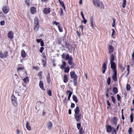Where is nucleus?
<instances>
[{"label": "nucleus", "instance_id": "f257e3e1", "mask_svg": "<svg viewBox=\"0 0 134 134\" xmlns=\"http://www.w3.org/2000/svg\"><path fill=\"white\" fill-rule=\"evenodd\" d=\"M92 2L93 4L96 7H100L101 9H104L103 3L99 0H93Z\"/></svg>", "mask_w": 134, "mask_h": 134}, {"label": "nucleus", "instance_id": "f03ea898", "mask_svg": "<svg viewBox=\"0 0 134 134\" xmlns=\"http://www.w3.org/2000/svg\"><path fill=\"white\" fill-rule=\"evenodd\" d=\"M74 118L76 121L78 122L80 121L82 115L81 114H74Z\"/></svg>", "mask_w": 134, "mask_h": 134}, {"label": "nucleus", "instance_id": "7ed1b4c3", "mask_svg": "<svg viewBox=\"0 0 134 134\" xmlns=\"http://www.w3.org/2000/svg\"><path fill=\"white\" fill-rule=\"evenodd\" d=\"M11 100L12 103L14 106H16L17 105V101L16 98L15 97L14 94H12L11 96Z\"/></svg>", "mask_w": 134, "mask_h": 134}, {"label": "nucleus", "instance_id": "20e7f679", "mask_svg": "<svg viewBox=\"0 0 134 134\" xmlns=\"http://www.w3.org/2000/svg\"><path fill=\"white\" fill-rule=\"evenodd\" d=\"M8 52L6 51L0 52V57L3 59L5 58L8 56Z\"/></svg>", "mask_w": 134, "mask_h": 134}, {"label": "nucleus", "instance_id": "39448f33", "mask_svg": "<svg viewBox=\"0 0 134 134\" xmlns=\"http://www.w3.org/2000/svg\"><path fill=\"white\" fill-rule=\"evenodd\" d=\"M110 63L111 64V68L113 70V71H117L115 63L114 62H110Z\"/></svg>", "mask_w": 134, "mask_h": 134}, {"label": "nucleus", "instance_id": "423d86ee", "mask_svg": "<svg viewBox=\"0 0 134 134\" xmlns=\"http://www.w3.org/2000/svg\"><path fill=\"white\" fill-rule=\"evenodd\" d=\"M70 75L72 79H76L77 78V76L76 74H75V72L74 71H71L70 72Z\"/></svg>", "mask_w": 134, "mask_h": 134}, {"label": "nucleus", "instance_id": "0eeeda50", "mask_svg": "<svg viewBox=\"0 0 134 134\" xmlns=\"http://www.w3.org/2000/svg\"><path fill=\"white\" fill-rule=\"evenodd\" d=\"M117 71H113V73L112 76V77L114 81H116L117 80Z\"/></svg>", "mask_w": 134, "mask_h": 134}, {"label": "nucleus", "instance_id": "6e6552de", "mask_svg": "<svg viewBox=\"0 0 134 134\" xmlns=\"http://www.w3.org/2000/svg\"><path fill=\"white\" fill-rule=\"evenodd\" d=\"M2 10L4 13L6 14L8 12L9 10L8 7L4 5L3 7Z\"/></svg>", "mask_w": 134, "mask_h": 134}, {"label": "nucleus", "instance_id": "1a4fd4ad", "mask_svg": "<svg viewBox=\"0 0 134 134\" xmlns=\"http://www.w3.org/2000/svg\"><path fill=\"white\" fill-rule=\"evenodd\" d=\"M109 53L111 54L113 52L114 50V47L111 45H109L108 47Z\"/></svg>", "mask_w": 134, "mask_h": 134}, {"label": "nucleus", "instance_id": "9d476101", "mask_svg": "<svg viewBox=\"0 0 134 134\" xmlns=\"http://www.w3.org/2000/svg\"><path fill=\"white\" fill-rule=\"evenodd\" d=\"M51 12L50 9L49 8H44L43 10V13L45 14H48Z\"/></svg>", "mask_w": 134, "mask_h": 134}, {"label": "nucleus", "instance_id": "9b49d317", "mask_svg": "<svg viewBox=\"0 0 134 134\" xmlns=\"http://www.w3.org/2000/svg\"><path fill=\"white\" fill-rule=\"evenodd\" d=\"M106 127L107 132L108 133H110L112 130L113 129V127L109 125H107Z\"/></svg>", "mask_w": 134, "mask_h": 134}, {"label": "nucleus", "instance_id": "f8f14e48", "mask_svg": "<svg viewBox=\"0 0 134 134\" xmlns=\"http://www.w3.org/2000/svg\"><path fill=\"white\" fill-rule=\"evenodd\" d=\"M13 35L14 33L12 31H10L8 34V37L10 39H12L13 38Z\"/></svg>", "mask_w": 134, "mask_h": 134}, {"label": "nucleus", "instance_id": "ddd939ff", "mask_svg": "<svg viewBox=\"0 0 134 134\" xmlns=\"http://www.w3.org/2000/svg\"><path fill=\"white\" fill-rule=\"evenodd\" d=\"M90 24L92 28H94L95 26V23L93 22V17L92 16L90 18Z\"/></svg>", "mask_w": 134, "mask_h": 134}, {"label": "nucleus", "instance_id": "4468645a", "mask_svg": "<svg viewBox=\"0 0 134 134\" xmlns=\"http://www.w3.org/2000/svg\"><path fill=\"white\" fill-rule=\"evenodd\" d=\"M46 126L47 129L49 130H50L52 126V123L51 122L49 121L47 123Z\"/></svg>", "mask_w": 134, "mask_h": 134}, {"label": "nucleus", "instance_id": "2eb2a0df", "mask_svg": "<svg viewBox=\"0 0 134 134\" xmlns=\"http://www.w3.org/2000/svg\"><path fill=\"white\" fill-rule=\"evenodd\" d=\"M30 11L32 14H34L36 12V8L34 7H31Z\"/></svg>", "mask_w": 134, "mask_h": 134}, {"label": "nucleus", "instance_id": "dca6fc26", "mask_svg": "<svg viewBox=\"0 0 134 134\" xmlns=\"http://www.w3.org/2000/svg\"><path fill=\"white\" fill-rule=\"evenodd\" d=\"M117 120L116 117H114L112 119L111 122L114 125L116 126V122Z\"/></svg>", "mask_w": 134, "mask_h": 134}, {"label": "nucleus", "instance_id": "f3484780", "mask_svg": "<svg viewBox=\"0 0 134 134\" xmlns=\"http://www.w3.org/2000/svg\"><path fill=\"white\" fill-rule=\"evenodd\" d=\"M106 68V64L105 63H104L102 65V71L103 73V74L105 73Z\"/></svg>", "mask_w": 134, "mask_h": 134}, {"label": "nucleus", "instance_id": "a211bd4d", "mask_svg": "<svg viewBox=\"0 0 134 134\" xmlns=\"http://www.w3.org/2000/svg\"><path fill=\"white\" fill-rule=\"evenodd\" d=\"M39 86L40 88L42 90L45 91V89L43 86V81H40L39 82Z\"/></svg>", "mask_w": 134, "mask_h": 134}, {"label": "nucleus", "instance_id": "6ab92c4d", "mask_svg": "<svg viewBox=\"0 0 134 134\" xmlns=\"http://www.w3.org/2000/svg\"><path fill=\"white\" fill-rule=\"evenodd\" d=\"M63 81L64 83H67L68 80V79L67 75L65 74L63 76Z\"/></svg>", "mask_w": 134, "mask_h": 134}, {"label": "nucleus", "instance_id": "aec40b11", "mask_svg": "<svg viewBox=\"0 0 134 134\" xmlns=\"http://www.w3.org/2000/svg\"><path fill=\"white\" fill-rule=\"evenodd\" d=\"M21 57L23 58H25L26 55V53L25 51L23 49L21 52Z\"/></svg>", "mask_w": 134, "mask_h": 134}, {"label": "nucleus", "instance_id": "412c9836", "mask_svg": "<svg viewBox=\"0 0 134 134\" xmlns=\"http://www.w3.org/2000/svg\"><path fill=\"white\" fill-rule=\"evenodd\" d=\"M74 111L75 112L74 114H80L79 113L80 110L79 107H76V108L74 109Z\"/></svg>", "mask_w": 134, "mask_h": 134}, {"label": "nucleus", "instance_id": "4be33fe9", "mask_svg": "<svg viewBox=\"0 0 134 134\" xmlns=\"http://www.w3.org/2000/svg\"><path fill=\"white\" fill-rule=\"evenodd\" d=\"M115 60V57L113 54H111L110 55V62H114V60Z\"/></svg>", "mask_w": 134, "mask_h": 134}, {"label": "nucleus", "instance_id": "5701e85b", "mask_svg": "<svg viewBox=\"0 0 134 134\" xmlns=\"http://www.w3.org/2000/svg\"><path fill=\"white\" fill-rule=\"evenodd\" d=\"M26 128L27 130L30 131L31 130V128L30 125V123H29L28 121L26 122Z\"/></svg>", "mask_w": 134, "mask_h": 134}, {"label": "nucleus", "instance_id": "b1692460", "mask_svg": "<svg viewBox=\"0 0 134 134\" xmlns=\"http://www.w3.org/2000/svg\"><path fill=\"white\" fill-rule=\"evenodd\" d=\"M46 79L47 82L49 84L51 81V80L50 79V75L49 73L46 76Z\"/></svg>", "mask_w": 134, "mask_h": 134}, {"label": "nucleus", "instance_id": "393cba45", "mask_svg": "<svg viewBox=\"0 0 134 134\" xmlns=\"http://www.w3.org/2000/svg\"><path fill=\"white\" fill-rule=\"evenodd\" d=\"M39 25V22L38 18L37 17L35 18L34 19V25Z\"/></svg>", "mask_w": 134, "mask_h": 134}, {"label": "nucleus", "instance_id": "a878e982", "mask_svg": "<svg viewBox=\"0 0 134 134\" xmlns=\"http://www.w3.org/2000/svg\"><path fill=\"white\" fill-rule=\"evenodd\" d=\"M68 63L69 65H71L72 63H74L72 61V58L71 56H70V58L68 60Z\"/></svg>", "mask_w": 134, "mask_h": 134}, {"label": "nucleus", "instance_id": "bb28decb", "mask_svg": "<svg viewBox=\"0 0 134 134\" xmlns=\"http://www.w3.org/2000/svg\"><path fill=\"white\" fill-rule=\"evenodd\" d=\"M66 66V63L65 62L63 61V62L62 64L60 66V68L62 69H64Z\"/></svg>", "mask_w": 134, "mask_h": 134}, {"label": "nucleus", "instance_id": "cd10ccee", "mask_svg": "<svg viewBox=\"0 0 134 134\" xmlns=\"http://www.w3.org/2000/svg\"><path fill=\"white\" fill-rule=\"evenodd\" d=\"M113 93L114 94H116L118 93V89L116 87H114L113 89Z\"/></svg>", "mask_w": 134, "mask_h": 134}, {"label": "nucleus", "instance_id": "c85d7f7f", "mask_svg": "<svg viewBox=\"0 0 134 134\" xmlns=\"http://www.w3.org/2000/svg\"><path fill=\"white\" fill-rule=\"evenodd\" d=\"M72 98L73 100L76 103L78 102V99L77 97L76 96L73 95L72 96Z\"/></svg>", "mask_w": 134, "mask_h": 134}, {"label": "nucleus", "instance_id": "c756f323", "mask_svg": "<svg viewBox=\"0 0 134 134\" xmlns=\"http://www.w3.org/2000/svg\"><path fill=\"white\" fill-rule=\"evenodd\" d=\"M39 28V25H34V29L35 31H37Z\"/></svg>", "mask_w": 134, "mask_h": 134}, {"label": "nucleus", "instance_id": "7c9ffc66", "mask_svg": "<svg viewBox=\"0 0 134 134\" xmlns=\"http://www.w3.org/2000/svg\"><path fill=\"white\" fill-rule=\"evenodd\" d=\"M69 70V67L68 66L66 67L64 69V72L65 73H68Z\"/></svg>", "mask_w": 134, "mask_h": 134}, {"label": "nucleus", "instance_id": "2f4dec72", "mask_svg": "<svg viewBox=\"0 0 134 134\" xmlns=\"http://www.w3.org/2000/svg\"><path fill=\"white\" fill-rule=\"evenodd\" d=\"M126 0H123L122 2V7L124 8L125 7V6L126 4Z\"/></svg>", "mask_w": 134, "mask_h": 134}, {"label": "nucleus", "instance_id": "473e14b6", "mask_svg": "<svg viewBox=\"0 0 134 134\" xmlns=\"http://www.w3.org/2000/svg\"><path fill=\"white\" fill-rule=\"evenodd\" d=\"M130 122H132L133 121V114L132 113L130 114Z\"/></svg>", "mask_w": 134, "mask_h": 134}, {"label": "nucleus", "instance_id": "72a5a7b5", "mask_svg": "<svg viewBox=\"0 0 134 134\" xmlns=\"http://www.w3.org/2000/svg\"><path fill=\"white\" fill-rule=\"evenodd\" d=\"M42 62L43 63V66H45L47 64L46 62V60H44L43 59H42Z\"/></svg>", "mask_w": 134, "mask_h": 134}, {"label": "nucleus", "instance_id": "f704fd0d", "mask_svg": "<svg viewBox=\"0 0 134 134\" xmlns=\"http://www.w3.org/2000/svg\"><path fill=\"white\" fill-rule=\"evenodd\" d=\"M47 93L49 96L52 95V91L50 90H47Z\"/></svg>", "mask_w": 134, "mask_h": 134}, {"label": "nucleus", "instance_id": "c9c22d12", "mask_svg": "<svg viewBox=\"0 0 134 134\" xmlns=\"http://www.w3.org/2000/svg\"><path fill=\"white\" fill-rule=\"evenodd\" d=\"M23 80L24 82L26 83L29 81V78L28 77H27L23 79Z\"/></svg>", "mask_w": 134, "mask_h": 134}, {"label": "nucleus", "instance_id": "e433bc0d", "mask_svg": "<svg viewBox=\"0 0 134 134\" xmlns=\"http://www.w3.org/2000/svg\"><path fill=\"white\" fill-rule=\"evenodd\" d=\"M66 93L68 95H69V94L72 95V92L69 90H67L66 91Z\"/></svg>", "mask_w": 134, "mask_h": 134}, {"label": "nucleus", "instance_id": "4c0bfd02", "mask_svg": "<svg viewBox=\"0 0 134 134\" xmlns=\"http://www.w3.org/2000/svg\"><path fill=\"white\" fill-rule=\"evenodd\" d=\"M111 79L109 77L108 78L107 80V83L108 85H109L110 83Z\"/></svg>", "mask_w": 134, "mask_h": 134}, {"label": "nucleus", "instance_id": "58836bf2", "mask_svg": "<svg viewBox=\"0 0 134 134\" xmlns=\"http://www.w3.org/2000/svg\"><path fill=\"white\" fill-rule=\"evenodd\" d=\"M77 127L78 130L81 129V124L80 123H78L77 124Z\"/></svg>", "mask_w": 134, "mask_h": 134}, {"label": "nucleus", "instance_id": "ea45409f", "mask_svg": "<svg viewBox=\"0 0 134 134\" xmlns=\"http://www.w3.org/2000/svg\"><path fill=\"white\" fill-rule=\"evenodd\" d=\"M70 58V57L69 54H68L67 55H66L65 59L66 60H68Z\"/></svg>", "mask_w": 134, "mask_h": 134}, {"label": "nucleus", "instance_id": "a19ab883", "mask_svg": "<svg viewBox=\"0 0 134 134\" xmlns=\"http://www.w3.org/2000/svg\"><path fill=\"white\" fill-rule=\"evenodd\" d=\"M130 89V86L129 84H127L126 85V90L127 91H129Z\"/></svg>", "mask_w": 134, "mask_h": 134}, {"label": "nucleus", "instance_id": "79ce46f5", "mask_svg": "<svg viewBox=\"0 0 134 134\" xmlns=\"http://www.w3.org/2000/svg\"><path fill=\"white\" fill-rule=\"evenodd\" d=\"M58 28L59 31L60 32H62L63 31V30L62 29V27H60L59 25H58Z\"/></svg>", "mask_w": 134, "mask_h": 134}, {"label": "nucleus", "instance_id": "37998d69", "mask_svg": "<svg viewBox=\"0 0 134 134\" xmlns=\"http://www.w3.org/2000/svg\"><path fill=\"white\" fill-rule=\"evenodd\" d=\"M132 132V129L131 127H130L129 128L128 131V132L129 134H131Z\"/></svg>", "mask_w": 134, "mask_h": 134}, {"label": "nucleus", "instance_id": "c03bdc74", "mask_svg": "<svg viewBox=\"0 0 134 134\" xmlns=\"http://www.w3.org/2000/svg\"><path fill=\"white\" fill-rule=\"evenodd\" d=\"M24 69V67H19L17 69V71H18L19 72L20 70H23Z\"/></svg>", "mask_w": 134, "mask_h": 134}, {"label": "nucleus", "instance_id": "a18cd8bd", "mask_svg": "<svg viewBox=\"0 0 134 134\" xmlns=\"http://www.w3.org/2000/svg\"><path fill=\"white\" fill-rule=\"evenodd\" d=\"M113 132H112V134H116V132L115 129L114 127L113 128Z\"/></svg>", "mask_w": 134, "mask_h": 134}, {"label": "nucleus", "instance_id": "49530a36", "mask_svg": "<svg viewBox=\"0 0 134 134\" xmlns=\"http://www.w3.org/2000/svg\"><path fill=\"white\" fill-rule=\"evenodd\" d=\"M59 11H60V15L62 16L63 14V10L61 8H60Z\"/></svg>", "mask_w": 134, "mask_h": 134}, {"label": "nucleus", "instance_id": "de8ad7c7", "mask_svg": "<svg viewBox=\"0 0 134 134\" xmlns=\"http://www.w3.org/2000/svg\"><path fill=\"white\" fill-rule=\"evenodd\" d=\"M79 130V134H83V131H82V128L81 127V129Z\"/></svg>", "mask_w": 134, "mask_h": 134}, {"label": "nucleus", "instance_id": "09e8293b", "mask_svg": "<svg viewBox=\"0 0 134 134\" xmlns=\"http://www.w3.org/2000/svg\"><path fill=\"white\" fill-rule=\"evenodd\" d=\"M77 78L76 79H74L73 80L74 85V86H76L77 83Z\"/></svg>", "mask_w": 134, "mask_h": 134}, {"label": "nucleus", "instance_id": "8fccbe9b", "mask_svg": "<svg viewBox=\"0 0 134 134\" xmlns=\"http://www.w3.org/2000/svg\"><path fill=\"white\" fill-rule=\"evenodd\" d=\"M111 99L112 100V101L114 103H115V97L113 96H112L111 97Z\"/></svg>", "mask_w": 134, "mask_h": 134}, {"label": "nucleus", "instance_id": "3c124183", "mask_svg": "<svg viewBox=\"0 0 134 134\" xmlns=\"http://www.w3.org/2000/svg\"><path fill=\"white\" fill-rule=\"evenodd\" d=\"M52 23L53 24H55L56 25H58H58H59V23H58L55 21H53Z\"/></svg>", "mask_w": 134, "mask_h": 134}, {"label": "nucleus", "instance_id": "603ef678", "mask_svg": "<svg viewBox=\"0 0 134 134\" xmlns=\"http://www.w3.org/2000/svg\"><path fill=\"white\" fill-rule=\"evenodd\" d=\"M117 99L118 100L120 101L121 99V97L118 94L117 95Z\"/></svg>", "mask_w": 134, "mask_h": 134}, {"label": "nucleus", "instance_id": "864d4df0", "mask_svg": "<svg viewBox=\"0 0 134 134\" xmlns=\"http://www.w3.org/2000/svg\"><path fill=\"white\" fill-rule=\"evenodd\" d=\"M33 69H35L36 70H37L39 68L37 67V66H34L32 67Z\"/></svg>", "mask_w": 134, "mask_h": 134}, {"label": "nucleus", "instance_id": "5fc2aeb1", "mask_svg": "<svg viewBox=\"0 0 134 134\" xmlns=\"http://www.w3.org/2000/svg\"><path fill=\"white\" fill-rule=\"evenodd\" d=\"M26 3L28 5H29L30 4V0H26Z\"/></svg>", "mask_w": 134, "mask_h": 134}, {"label": "nucleus", "instance_id": "6e6d98bb", "mask_svg": "<svg viewBox=\"0 0 134 134\" xmlns=\"http://www.w3.org/2000/svg\"><path fill=\"white\" fill-rule=\"evenodd\" d=\"M0 24L1 25H3L4 24V20L1 21L0 22Z\"/></svg>", "mask_w": 134, "mask_h": 134}, {"label": "nucleus", "instance_id": "4d7b16f0", "mask_svg": "<svg viewBox=\"0 0 134 134\" xmlns=\"http://www.w3.org/2000/svg\"><path fill=\"white\" fill-rule=\"evenodd\" d=\"M44 48L43 47H40V53H42L43 52V50Z\"/></svg>", "mask_w": 134, "mask_h": 134}, {"label": "nucleus", "instance_id": "13d9d810", "mask_svg": "<svg viewBox=\"0 0 134 134\" xmlns=\"http://www.w3.org/2000/svg\"><path fill=\"white\" fill-rule=\"evenodd\" d=\"M58 1L59 3H60V4L62 5V6H63V5H64V2H63L61 1L60 0H59Z\"/></svg>", "mask_w": 134, "mask_h": 134}, {"label": "nucleus", "instance_id": "bf43d9fd", "mask_svg": "<svg viewBox=\"0 0 134 134\" xmlns=\"http://www.w3.org/2000/svg\"><path fill=\"white\" fill-rule=\"evenodd\" d=\"M40 44H41V46L42 47H43L44 46V43L43 41H41Z\"/></svg>", "mask_w": 134, "mask_h": 134}, {"label": "nucleus", "instance_id": "052dcab7", "mask_svg": "<svg viewBox=\"0 0 134 134\" xmlns=\"http://www.w3.org/2000/svg\"><path fill=\"white\" fill-rule=\"evenodd\" d=\"M115 24V21L114 19H113V22L112 25V26L113 27H114Z\"/></svg>", "mask_w": 134, "mask_h": 134}, {"label": "nucleus", "instance_id": "680f3d73", "mask_svg": "<svg viewBox=\"0 0 134 134\" xmlns=\"http://www.w3.org/2000/svg\"><path fill=\"white\" fill-rule=\"evenodd\" d=\"M65 53H63L62 55V58L65 59Z\"/></svg>", "mask_w": 134, "mask_h": 134}, {"label": "nucleus", "instance_id": "e2e57ef3", "mask_svg": "<svg viewBox=\"0 0 134 134\" xmlns=\"http://www.w3.org/2000/svg\"><path fill=\"white\" fill-rule=\"evenodd\" d=\"M70 65H71V66L70 67L71 68H74V66L75 65L74 63H72V64Z\"/></svg>", "mask_w": 134, "mask_h": 134}, {"label": "nucleus", "instance_id": "0e129e2a", "mask_svg": "<svg viewBox=\"0 0 134 134\" xmlns=\"http://www.w3.org/2000/svg\"><path fill=\"white\" fill-rule=\"evenodd\" d=\"M120 68H121V70H122V71H123L125 69H124V68L122 67L121 65H120Z\"/></svg>", "mask_w": 134, "mask_h": 134}, {"label": "nucleus", "instance_id": "69168bd1", "mask_svg": "<svg viewBox=\"0 0 134 134\" xmlns=\"http://www.w3.org/2000/svg\"><path fill=\"white\" fill-rule=\"evenodd\" d=\"M75 107V104L74 103H71V107L72 108H74Z\"/></svg>", "mask_w": 134, "mask_h": 134}, {"label": "nucleus", "instance_id": "338daca9", "mask_svg": "<svg viewBox=\"0 0 134 134\" xmlns=\"http://www.w3.org/2000/svg\"><path fill=\"white\" fill-rule=\"evenodd\" d=\"M42 41V39H37L36 40V41L38 43H40Z\"/></svg>", "mask_w": 134, "mask_h": 134}, {"label": "nucleus", "instance_id": "774afa93", "mask_svg": "<svg viewBox=\"0 0 134 134\" xmlns=\"http://www.w3.org/2000/svg\"><path fill=\"white\" fill-rule=\"evenodd\" d=\"M107 105L109 106V107L110 106V104L108 100L107 101Z\"/></svg>", "mask_w": 134, "mask_h": 134}]
</instances>
